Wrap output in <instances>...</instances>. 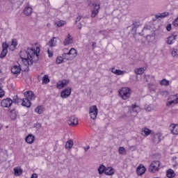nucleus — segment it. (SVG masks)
Returning a JSON list of instances; mask_svg holds the SVG:
<instances>
[{
    "label": "nucleus",
    "mask_w": 178,
    "mask_h": 178,
    "mask_svg": "<svg viewBox=\"0 0 178 178\" xmlns=\"http://www.w3.org/2000/svg\"><path fill=\"white\" fill-rule=\"evenodd\" d=\"M40 56V47H37L36 49L34 48H28L27 50H22L20 51V58L22 63L26 67L31 66L33 62L38 60Z\"/></svg>",
    "instance_id": "f257e3e1"
},
{
    "label": "nucleus",
    "mask_w": 178,
    "mask_h": 178,
    "mask_svg": "<svg viewBox=\"0 0 178 178\" xmlns=\"http://www.w3.org/2000/svg\"><path fill=\"white\" fill-rule=\"evenodd\" d=\"M118 95L121 99L126 101V99H129L131 97V89L127 87L122 88L118 90Z\"/></svg>",
    "instance_id": "f03ea898"
},
{
    "label": "nucleus",
    "mask_w": 178,
    "mask_h": 178,
    "mask_svg": "<svg viewBox=\"0 0 178 178\" xmlns=\"http://www.w3.org/2000/svg\"><path fill=\"white\" fill-rule=\"evenodd\" d=\"M92 8L91 17H95L98 13H99V9L101 8V1L99 0H95L90 4Z\"/></svg>",
    "instance_id": "7ed1b4c3"
},
{
    "label": "nucleus",
    "mask_w": 178,
    "mask_h": 178,
    "mask_svg": "<svg viewBox=\"0 0 178 178\" xmlns=\"http://www.w3.org/2000/svg\"><path fill=\"white\" fill-rule=\"evenodd\" d=\"M89 116L92 120L97 119V116H98V107L97 106L93 105L89 108Z\"/></svg>",
    "instance_id": "20e7f679"
},
{
    "label": "nucleus",
    "mask_w": 178,
    "mask_h": 178,
    "mask_svg": "<svg viewBox=\"0 0 178 178\" xmlns=\"http://www.w3.org/2000/svg\"><path fill=\"white\" fill-rule=\"evenodd\" d=\"M159 166H161V162L159 161H154L149 165V170L151 173H155V172L159 170Z\"/></svg>",
    "instance_id": "39448f33"
},
{
    "label": "nucleus",
    "mask_w": 178,
    "mask_h": 178,
    "mask_svg": "<svg viewBox=\"0 0 178 178\" xmlns=\"http://www.w3.org/2000/svg\"><path fill=\"white\" fill-rule=\"evenodd\" d=\"M13 104V100L12 99L7 97L3 99L1 102V108H10Z\"/></svg>",
    "instance_id": "423d86ee"
},
{
    "label": "nucleus",
    "mask_w": 178,
    "mask_h": 178,
    "mask_svg": "<svg viewBox=\"0 0 178 178\" xmlns=\"http://www.w3.org/2000/svg\"><path fill=\"white\" fill-rule=\"evenodd\" d=\"M152 140L154 144H159V142L163 140V136L161 133L152 134Z\"/></svg>",
    "instance_id": "0eeeda50"
},
{
    "label": "nucleus",
    "mask_w": 178,
    "mask_h": 178,
    "mask_svg": "<svg viewBox=\"0 0 178 178\" xmlns=\"http://www.w3.org/2000/svg\"><path fill=\"white\" fill-rule=\"evenodd\" d=\"M175 104H178V94L170 96L167 102V106H170V105Z\"/></svg>",
    "instance_id": "6e6552de"
},
{
    "label": "nucleus",
    "mask_w": 178,
    "mask_h": 178,
    "mask_svg": "<svg viewBox=\"0 0 178 178\" xmlns=\"http://www.w3.org/2000/svg\"><path fill=\"white\" fill-rule=\"evenodd\" d=\"M70 83V81L69 79H63L61 81H58L56 83L57 88L58 90H62V88H65L67 84Z\"/></svg>",
    "instance_id": "1a4fd4ad"
},
{
    "label": "nucleus",
    "mask_w": 178,
    "mask_h": 178,
    "mask_svg": "<svg viewBox=\"0 0 178 178\" xmlns=\"http://www.w3.org/2000/svg\"><path fill=\"white\" fill-rule=\"evenodd\" d=\"M70 94H72V88L67 87L61 91L60 97L63 99L68 98L70 97Z\"/></svg>",
    "instance_id": "9d476101"
},
{
    "label": "nucleus",
    "mask_w": 178,
    "mask_h": 178,
    "mask_svg": "<svg viewBox=\"0 0 178 178\" xmlns=\"http://www.w3.org/2000/svg\"><path fill=\"white\" fill-rule=\"evenodd\" d=\"M67 123L69 126H77L79 124V120L77 118H76V116L72 115L68 118Z\"/></svg>",
    "instance_id": "9b49d317"
},
{
    "label": "nucleus",
    "mask_w": 178,
    "mask_h": 178,
    "mask_svg": "<svg viewBox=\"0 0 178 178\" xmlns=\"http://www.w3.org/2000/svg\"><path fill=\"white\" fill-rule=\"evenodd\" d=\"M24 97L29 101H34L35 99V95H34V92L33 91H26L24 92Z\"/></svg>",
    "instance_id": "f8f14e48"
},
{
    "label": "nucleus",
    "mask_w": 178,
    "mask_h": 178,
    "mask_svg": "<svg viewBox=\"0 0 178 178\" xmlns=\"http://www.w3.org/2000/svg\"><path fill=\"white\" fill-rule=\"evenodd\" d=\"M170 130L174 136L178 135V124H171L170 125Z\"/></svg>",
    "instance_id": "ddd939ff"
},
{
    "label": "nucleus",
    "mask_w": 178,
    "mask_h": 178,
    "mask_svg": "<svg viewBox=\"0 0 178 178\" xmlns=\"http://www.w3.org/2000/svg\"><path fill=\"white\" fill-rule=\"evenodd\" d=\"M177 38V35L175 33H172L168 38H167V44L168 45H172L173 44V42L176 40Z\"/></svg>",
    "instance_id": "4468645a"
},
{
    "label": "nucleus",
    "mask_w": 178,
    "mask_h": 178,
    "mask_svg": "<svg viewBox=\"0 0 178 178\" xmlns=\"http://www.w3.org/2000/svg\"><path fill=\"white\" fill-rule=\"evenodd\" d=\"M145 167L143 164L139 165L136 169V172L138 176H142V175H144L145 173Z\"/></svg>",
    "instance_id": "2eb2a0df"
},
{
    "label": "nucleus",
    "mask_w": 178,
    "mask_h": 178,
    "mask_svg": "<svg viewBox=\"0 0 178 178\" xmlns=\"http://www.w3.org/2000/svg\"><path fill=\"white\" fill-rule=\"evenodd\" d=\"M13 170L15 176H22L23 175V169L19 166L14 168Z\"/></svg>",
    "instance_id": "dca6fc26"
},
{
    "label": "nucleus",
    "mask_w": 178,
    "mask_h": 178,
    "mask_svg": "<svg viewBox=\"0 0 178 178\" xmlns=\"http://www.w3.org/2000/svg\"><path fill=\"white\" fill-rule=\"evenodd\" d=\"M151 133H152V131L148 128H143L141 130V134L143 137H148Z\"/></svg>",
    "instance_id": "f3484780"
},
{
    "label": "nucleus",
    "mask_w": 178,
    "mask_h": 178,
    "mask_svg": "<svg viewBox=\"0 0 178 178\" xmlns=\"http://www.w3.org/2000/svg\"><path fill=\"white\" fill-rule=\"evenodd\" d=\"M35 112L38 115H42V113H44V112H45V107H44V106H38L35 108Z\"/></svg>",
    "instance_id": "a211bd4d"
},
{
    "label": "nucleus",
    "mask_w": 178,
    "mask_h": 178,
    "mask_svg": "<svg viewBox=\"0 0 178 178\" xmlns=\"http://www.w3.org/2000/svg\"><path fill=\"white\" fill-rule=\"evenodd\" d=\"M35 137L33 134H29L25 138V141L27 144H33L34 143Z\"/></svg>",
    "instance_id": "6ab92c4d"
},
{
    "label": "nucleus",
    "mask_w": 178,
    "mask_h": 178,
    "mask_svg": "<svg viewBox=\"0 0 178 178\" xmlns=\"http://www.w3.org/2000/svg\"><path fill=\"white\" fill-rule=\"evenodd\" d=\"M104 173L107 176H113V175H115V169L112 167H108L106 168Z\"/></svg>",
    "instance_id": "aec40b11"
},
{
    "label": "nucleus",
    "mask_w": 178,
    "mask_h": 178,
    "mask_svg": "<svg viewBox=\"0 0 178 178\" xmlns=\"http://www.w3.org/2000/svg\"><path fill=\"white\" fill-rule=\"evenodd\" d=\"M156 34L155 33H152V34L147 35L146 36V40L147 41L148 43L149 42H154V41H155V37H156Z\"/></svg>",
    "instance_id": "412c9836"
},
{
    "label": "nucleus",
    "mask_w": 178,
    "mask_h": 178,
    "mask_svg": "<svg viewBox=\"0 0 178 178\" xmlns=\"http://www.w3.org/2000/svg\"><path fill=\"white\" fill-rule=\"evenodd\" d=\"M72 42H73V39L72 38L70 33H68L67 37L65 39L63 42V45H70V44H72Z\"/></svg>",
    "instance_id": "4be33fe9"
},
{
    "label": "nucleus",
    "mask_w": 178,
    "mask_h": 178,
    "mask_svg": "<svg viewBox=\"0 0 178 178\" xmlns=\"http://www.w3.org/2000/svg\"><path fill=\"white\" fill-rule=\"evenodd\" d=\"M56 37H54L49 41V42L47 43V45L50 47V48H54V47H56Z\"/></svg>",
    "instance_id": "5701e85b"
},
{
    "label": "nucleus",
    "mask_w": 178,
    "mask_h": 178,
    "mask_svg": "<svg viewBox=\"0 0 178 178\" xmlns=\"http://www.w3.org/2000/svg\"><path fill=\"white\" fill-rule=\"evenodd\" d=\"M31 100H29V99L24 98L22 99V106H26V108H30V106H31V102H30Z\"/></svg>",
    "instance_id": "b1692460"
},
{
    "label": "nucleus",
    "mask_w": 178,
    "mask_h": 178,
    "mask_svg": "<svg viewBox=\"0 0 178 178\" xmlns=\"http://www.w3.org/2000/svg\"><path fill=\"white\" fill-rule=\"evenodd\" d=\"M132 29L131 30V31H134L136 32L137 30V27H138V26H140V21L135 19L134 21H132Z\"/></svg>",
    "instance_id": "393cba45"
},
{
    "label": "nucleus",
    "mask_w": 178,
    "mask_h": 178,
    "mask_svg": "<svg viewBox=\"0 0 178 178\" xmlns=\"http://www.w3.org/2000/svg\"><path fill=\"white\" fill-rule=\"evenodd\" d=\"M112 73H114V74H117V76H122V74H124L126 73V71H122L120 70H117L115 67L111 69Z\"/></svg>",
    "instance_id": "a878e982"
},
{
    "label": "nucleus",
    "mask_w": 178,
    "mask_h": 178,
    "mask_svg": "<svg viewBox=\"0 0 178 178\" xmlns=\"http://www.w3.org/2000/svg\"><path fill=\"white\" fill-rule=\"evenodd\" d=\"M24 13L26 15V16H30V15L33 13V8L26 6L24 10Z\"/></svg>",
    "instance_id": "bb28decb"
},
{
    "label": "nucleus",
    "mask_w": 178,
    "mask_h": 178,
    "mask_svg": "<svg viewBox=\"0 0 178 178\" xmlns=\"http://www.w3.org/2000/svg\"><path fill=\"white\" fill-rule=\"evenodd\" d=\"M106 169V167H105L104 164L100 165L99 167L97 168V172L99 175H100L101 176L102 175H104V173H105Z\"/></svg>",
    "instance_id": "cd10ccee"
},
{
    "label": "nucleus",
    "mask_w": 178,
    "mask_h": 178,
    "mask_svg": "<svg viewBox=\"0 0 178 178\" xmlns=\"http://www.w3.org/2000/svg\"><path fill=\"white\" fill-rule=\"evenodd\" d=\"M20 72H22V68L20 67H11V73L13 74H20Z\"/></svg>",
    "instance_id": "c85d7f7f"
},
{
    "label": "nucleus",
    "mask_w": 178,
    "mask_h": 178,
    "mask_svg": "<svg viewBox=\"0 0 178 178\" xmlns=\"http://www.w3.org/2000/svg\"><path fill=\"white\" fill-rule=\"evenodd\" d=\"M68 53L71 55V58H72V59H74V58L77 56V51L74 48H72Z\"/></svg>",
    "instance_id": "c756f323"
},
{
    "label": "nucleus",
    "mask_w": 178,
    "mask_h": 178,
    "mask_svg": "<svg viewBox=\"0 0 178 178\" xmlns=\"http://www.w3.org/2000/svg\"><path fill=\"white\" fill-rule=\"evenodd\" d=\"M73 144H74L73 140H69L65 143V148L67 149H72V148L73 147Z\"/></svg>",
    "instance_id": "7c9ffc66"
},
{
    "label": "nucleus",
    "mask_w": 178,
    "mask_h": 178,
    "mask_svg": "<svg viewBox=\"0 0 178 178\" xmlns=\"http://www.w3.org/2000/svg\"><path fill=\"white\" fill-rule=\"evenodd\" d=\"M166 176L168 178H172V177H175V176H176V175L175 174V171H173V170L169 169L166 172Z\"/></svg>",
    "instance_id": "2f4dec72"
},
{
    "label": "nucleus",
    "mask_w": 178,
    "mask_h": 178,
    "mask_svg": "<svg viewBox=\"0 0 178 178\" xmlns=\"http://www.w3.org/2000/svg\"><path fill=\"white\" fill-rule=\"evenodd\" d=\"M169 15V13L168 12H165V13H160L159 15H156L155 16L156 19H163L165 17H166V16H168Z\"/></svg>",
    "instance_id": "473e14b6"
},
{
    "label": "nucleus",
    "mask_w": 178,
    "mask_h": 178,
    "mask_svg": "<svg viewBox=\"0 0 178 178\" xmlns=\"http://www.w3.org/2000/svg\"><path fill=\"white\" fill-rule=\"evenodd\" d=\"M63 59L65 60H73V58L69 52L63 54Z\"/></svg>",
    "instance_id": "72a5a7b5"
},
{
    "label": "nucleus",
    "mask_w": 178,
    "mask_h": 178,
    "mask_svg": "<svg viewBox=\"0 0 178 178\" xmlns=\"http://www.w3.org/2000/svg\"><path fill=\"white\" fill-rule=\"evenodd\" d=\"M129 109H132L133 112H136V113H138V112L141 111V108L136 104L132 105V106H131Z\"/></svg>",
    "instance_id": "f704fd0d"
},
{
    "label": "nucleus",
    "mask_w": 178,
    "mask_h": 178,
    "mask_svg": "<svg viewBox=\"0 0 178 178\" xmlns=\"http://www.w3.org/2000/svg\"><path fill=\"white\" fill-rule=\"evenodd\" d=\"M145 70H144V67H137L134 70V72L136 74L141 75L143 73H144Z\"/></svg>",
    "instance_id": "c9c22d12"
},
{
    "label": "nucleus",
    "mask_w": 178,
    "mask_h": 178,
    "mask_svg": "<svg viewBox=\"0 0 178 178\" xmlns=\"http://www.w3.org/2000/svg\"><path fill=\"white\" fill-rule=\"evenodd\" d=\"M145 109L147 112H151V111H154L155 109V106H154L152 104L147 105L145 107Z\"/></svg>",
    "instance_id": "e433bc0d"
},
{
    "label": "nucleus",
    "mask_w": 178,
    "mask_h": 178,
    "mask_svg": "<svg viewBox=\"0 0 178 178\" xmlns=\"http://www.w3.org/2000/svg\"><path fill=\"white\" fill-rule=\"evenodd\" d=\"M49 83V77L48 75H44L42 78V84H48Z\"/></svg>",
    "instance_id": "4c0bfd02"
},
{
    "label": "nucleus",
    "mask_w": 178,
    "mask_h": 178,
    "mask_svg": "<svg viewBox=\"0 0 178 178\" xmlns=\"http://www.w3.org/2000/svg\"><path fill=\"white\" fill-rule=\"evenodd\" d=\"M118 152L120 155H126V149L123 147H120L118 149Z\"/></svg>",
    "instance_id": "58836bf2"
},
{
    "label": "nucleus",
    "mask_w": 178,
    "mask_h": 178,
    "mask_svg": "<svg viewBox=\"0 0 178 178\" xmlns=\"http://www.w3.org/2000/svg\"><path fill=\"white\" fill-rule=\"evenodd\" d=\"M11 47H13V51L16 49V47H17V40L16 39H13L11 42Z\"/></svg>",
    "instance_id": "ea45409f"
},
{
    "label": "nucleus",
    "mask_w": 178,
    "mask_h": 178,
    "mask_svg": "<svg viewBox=\"0 0 178 178\" xmlns=\"http://www.w3.org/2000/svg\"><path fill=\"white\" fill-rule=\"evenodd\" d=\"M171 55L173 58H177L178 56V49H173Z\"/></svg>",
    "instance_id": "a19ab883"
},
{
    "label": "nucleus",
    "mask_w": 178,
    "mask_h": 178,
    "mask_svg": "<svg viewBox=\"0 0 178 178\" xmlns=\"http://www.w3.org/2000/svg\"><path fill=\"white\" fill-rule=\"evenodd\" d=\"M8 55V50L2 49L1 53L0 54V58H5Z\"/></svg>",
    "instance_id": "79ce46f5"
},
{
    "label": "nucleus",
    "mask_w": 178,
    "mask_h": 178,
    "mask_svg": "<svg viewBox=\"0 0 178 178\" xmlns=\"http://www.w3.org/2000/svg\"><path fill=\"white\" fill-rule=\"evenodd\" d=\"M65 24V21H58L55 22L56 27H62Z\"/></svg>",
    "instance_id": "37998d69"
},
{
    "label": "nucleus",
    "mask_w": 178,
    "mask_h": 178,
    "mask_svg": "<svg viewBox=\"0 0 178 178\" xmlns=\"http://www.w3.org/2000/svg\"><path fill=\"white\" fill-rule=\"evenodd\" d=\"M161 86H169V81L166 79H163L160 81Z\"/></svg>",
    "instance_id": "c03bdc74"
},
{
    "label": "nucleus",
    "mask_w": 178,
    "mask_h": 178,
    "mask_svg": "<svg viewBox=\"0 0 178 178\" xmlns=\"http://www.w3.org/2000/svg\"><path fill=\"white\" fill-rule=\"evenodd\" d=\"M63 62V56H58L56 60V63H58V65L62 63Z\"/></svg>",
    "instance_id": "a18cd8bd"
},
{
    "label": "nucleus",
    "mask_w": 178,
    "mask_h": 178,
    "mask_svg": "<svg viewBox=\"0 0 178 178\" xmlns=\"http://www.w3.org/2000/svg\"><path fill=\"white\" fill-rule=\"evenodd\" d=\"M8 48H9V44H8L6 42H4L2 43V49L8 50Z\"/></svg>",
    "instance_id": "49530a36"
},
{
    "label": "nucleus",
    "mask_w": 178,
    "mask_h": 178,
    "mask_svg": "<svg viewBox=\"0 0 178 178\" xmlns=\"http://www.w3.org/2000/svg\"><path fill=\"white\" fill-rule=\"evenodd\" d=\"M176 159H177V157H176V156L172 157L173 162H175V164L172 165V168H177L178 166V163L176 162Z\"/></svg>",
    "instance_id": "de8ad7c7"
},
{
    "label": "nucleus",
    "mask_w": 178,
    "mask_h": 178,
    "mask_svg": "<svg viewBox=\"0 0 178 178\" xmlns=\"http://www.w3.org/2000/svg\"><path fill=\"white\" fill-rule=\"evenodd\" d=\"M174 27H178V17L172 22Z\"/></svg>",
    "instance_id": "09e8293b"
},
{
    "label": "nucleus",
    "mask_w": 178,
    "mask_h": 178,
    "mask_svg": "<svg viewBox=\"0 0 178 178\" xmlns=\"http://www.w3.org/2000/svg\"><path fill=\"white\" fill-rule=\"evenodd\" d=\"M5 95V90L0 86V98H2Z\"/></svg>",
    "instance_id": "8fccbe9b"
},
{
    "label": "nucleus",
    "mask_w": 178,
    "mask_h": 178,
    "mask_svg": "<svg viewBox=\"0 0 178 178\" xmlns=\"http://www.w3.org/2000/svg\"><path fill=\"white\" fill-rule=\"evenodd\" d=\"M143 81L146 83H149V75H145L143 78Z\"/></svg>",
    "instance_id": "3c124183"
},
{
    "label": "nucleus",
    "mask_w": 178,
    "mask_h": 178,
    "mask_svg": "<svg viewBox=\"0 0 178 178\" xmlns=\"http://www.w3.org/2000/svg\"><path fill=\"white\" fill-rule=\"evenodd\" d=\"M167 31H170L172 30V24H168L166 26Z\"/></svg>",
    "instance_id": "603ef678"
},
{
    "label": "nucleus",
    "mask_w": 178,
    "mask_h": 178,
    "mask_svg": "<svg viewBox=\"0 0 178 178\" xmlns=\"http://www.w3.org/2000/svg\"><path fill=\"white\" fill-rule=\"evenodd\" d=\"M47 54H48L49 58H52V56H54V53L51 52V51H49V49L47 50Z\"/></svg>",
    "instance_id": "864d4df0"
},
{
    "label": "nucleus",
    "mask_w": 178,
    "mask_h": 178,
    "mask_svg": "<svg viewBox=\"0 0 178 178\" xmlns=\"http://www.w3.org/2000/svg\"><path fill=\"white\" fill-rule=\"evenodd\" d=\"M80 20H81V16H78V17L76 18L75 23H78V22H80Z\"/></svg>",
    "instance_id": "5fc2aeb1"
},
{
    "label": "nucleus",
    "mask_w": 178,
    "mask_h": 178,
    "mask_svg": "<svg viewBox=\"0 0 178 178\" xmlns=\"http://www.w3.org/2000/svg\"><path fill=\"white\" fill-rule=\"evenodd\" d=\"M13 102H14V104H19V99L17 97H15Z\"/></svg>",
    "instance_id": "6e6d98bb"
},
{
    "label": "nucleus",
    "mask_w": 178,
    "mask_h": 178,
    "mask_svg": "<svg viewBox=\"0 0 178 178\" xmlns=\"http://www.w3.org/2000/svg\"><path fill=\"white\" fill-rule=\"evenodd\" d=\"M31 178H38V175L36 173H34L31 175Z\"/></svg>",
    "instance_id": "4d7b16f0"
},
{
    "label": "nucleus",
    "mask_w": 178,
    "mask_h": 178,
    "mask_svg": "<svg viewBox=\"0 0 178 178\" xmlns=\"http://www.w3.org/2000/svg\"><path fill=\"white\" fill-rule=\"evenodd\" d=\"M84 150L86 151V152H87V151H88L90 149V146H87L86 147H84Z\"/></svg>",
    "instance_id": "13d9d810"
},
{
    "label": "nucleus",
    "mask_w": 178,
    "mask_h": 178,
    "mask_svg": "<svg viewBox=\"0 0 178 178\" xmlns=\"http://www.w3.org/2000/svg\"><path fill=\"white\" fill-rule=\"evenodd\" d=\"M78 29H79V30H81V23H79L78 24Z\"/></svg>",
    "instance_id": "bf43d9fd"
},
{
    "label": "nucleus",
    "mask_w": 178,
    "mask_h": 178,
    "mask_svg": "<svg viewBox=\"0 0 178 178\" xmlns=\"http://www.w3.org/2000/svg\"><path fill=\"white\" fill-rule=\"evenodd\" d=\"M95 45H97V42H92V48H95V47H94Z\"/></svg>",
    "instance_id": "052dcab7"
},
{
    "label": "nucleus",
    "mask_w": 178,
    "mask_h": 178,
    "mask_svg": "<svg viewBox=\"0 0 178 178\" xmlns=\"http://www.w3.org/2000/svg\"><path fill=\"white\" fill-rule=\"evenodd\" d=\"M145 30H148V28H147V26L144 27L143 29V31H145Z\"/></svg>",
    "instance_id": "680f3d73"
},
{
    "label": "nucleus",
    "mask_w": 178,
    "mask_h": 178,
    "mask_svg": "<svg viewBox=\"0 0 178 178\" xmlns=\"http://www.w3.org/2000/svg\"><path fill=\"white\" fill-rule=\"evenodd\" d=\"M2 127H3L2 124H0V130H2Z\"/></svg>",
    "instance_id": "e2e57ef3"
},
{
    "label": "nucleus",
    "mask_w": 178,
    "mask_h": 178,
    "mask_svg": "<svg viewBox=\"0 0 178 178\" xmlns=\"http://www.w3.org/2000/svg\"><path fill=\"white\" fill-rule=\"evenodd\" d=\"M13 67H17V65H13Z\"/></svg>",
    "instance_id": "0e129e2a"
},
{
    "label": "nucleus",
    "mask_w": 178,
    "mask_h": 178,
    "mask_svg": "<svg viewBox=\"0 0 178 178\" xmlns=\"http://www.w3.org/2000/svg\"><path fill=\"white\" fill-rule=\"evenodd\" d=\"M130 27H131V26H129L127 27V29H130Z\"/></svg>",
    "instance_id": "69168bd1"
},
{
    "label": "nucleus",
    "mask_w": 178,
    "mask_h": 178,
    "mask_svg": "<svg viewBox=\"0 0 178 178\" xmlns=\"http://www.w3.org/2000/svg\"><path fill=\"white\" fill-rule=\"evenodd\" d=\"M103 32H104V31H99L100 33H103Z\"/></svg>",
    "instance_id": "338daca9"
},
{
    "label": "nucleus",
    "mask_w": 178,
    "mask_h": 178,
    "mask_svg": "<svg viewBox=\"0 0 178 178\" xmlns=\"http://www.w3.org/2000/svg\"><path fill=\"white\" fill-rule=\"evenodd\" d=\"M1 74H2V72H1V70H0V75H1Z\"/></svg>",
    "instance_id": "774afa93"
}]
</instances>
